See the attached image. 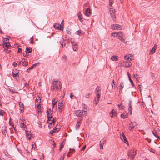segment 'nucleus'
<instances>
[{
	"instance_id": "obj_1",
	"label": "nucleus",
	"mask_w": 160,
	"mask_h": 160,
	"mask_svg": "<svg viewBox=\"0 0 160 160\" xmlns=\"http://www.w3.org/2000/svg\"><path fill=\"white\" fill-rule=\"evenodd\" d=\"M52 84L53 85L52 87L53 90L61 89L62 88L61 83L60 82H58V81H54L52 82Z\"/></svg>"
},
{
	"instance_id": "obj_2",
	"label": "nucleus",
	"mask_w": 160,
	"mask_h": 160,
	"mask_svg": "<svg viewBox=\"0 0 160 160\" xmlns=\"http://www.w3.org/2000/svg\"><path fill=\"white\" fill-rule=\"evenodd\" d=\"M76 115L78 117H82L87 115V111L83 110H78L75 111Z\"/></svg>"
},
{
	"instance_id": "obj_3",
	"label": "nucleus",
	"mask_w": 160,
	"mask_h": 160,
	"mask_svg": "<svg viewBox=\"0 0 160 160\" xmlns=\"http://www.w3.org/2000/svg\"><path fill=\"white\" fill-rule=\"evenodd\" d=\"M109 12H110V14L111 15V16L112 19L114 21H116V14H115L116 13V12L115 11V9L112 8H110L109 9Z\"/></svg>"
},
{
	"instance_id": "obj_4",
	"label": "nucleus",
	"mask_w": 160,
	"mask_h": 160,
	"mask_svg": "<svg viewBox=\"0 0 160 160\" xmlns=\"http://www.w3.org/2000/svg\"><path fill=\"white\" fill-rule=\"evenodd\" d=\"M132 101L131 100H130L128 102V111L130 113L131 115L132 114Z\"/></svg>"
},
{
	"instance_id": "obj_5",
	"label": "nucleus",
	"mask_w": 160,
	"mask_h": 160,
	"mask_svg": "<svg viewBox=\"0 0 160 160\" xmlns=\"http://www.w3.org/2000/svg\"><path fill=\"white\" fill-rule=\"evenodd\" d=\"M129 129L130 131H132L133 130L134 127L137 126L138 125L137 124L131 122V123L129 124Z\"/></svg>"
},
{
	"instance_id": "obj_6",
	"label": "nucleus",
	"mask_w": 160,
	"mask_h": 160,
	"mask_svg": "<svg viewBox=\"0 0 160 160\" xmlns=\"http://www.w3.org/2000/svg\"><path fill=\"white\" fill-rule=\"evenodd\" d=\"M111 28L113 29H121V26L117 24H113L111 25Z\"/></svg>"
},
{
	"instance_id": "obj_7",
	"label": "nucleus",
	"mask_w": 160,
	"mask_h": 160,
	"mask_svg": "<svg viewBox=\"0 0 160 160\" xmlns=\"http://www.w3.org/2000/svg\"><path fill=\"white\" fill-rule=\"evenodd\" d=\"M61 25L57 23H55L54 24L53 26L55 29L57 30H63V29L61 27Z\"/></svg>"
},
{
	"instance_id": "obj_8",
	"label": "nucleus",
	"mask_w": 160,
	"mask_h": 160,
	"mask_svg": "<svg viewBox=\"0 0 160 160\" xmlns=\"http://www.w3.org/2000/svg\"><path fill=\"white\" fill-rule=\"evenodd\" d=\"M19 72L18 70L17 69H14L12 72V76L13 78H15V77L18 75Z\"/></svg>"
},
{
	"instance_id": "obj_9",
	"label": "nucleus",
	"mask_w": 160,
	"mask_h": 160,
	"mask_svg": "<svg viewBox=\"0 0 160 160\" xmlns=\"http://www.w3.org/2000/svg\"><path fill=\"white\" fill-rule=\"evenodd\" d=\"M56 120H55L54 118H53L52 120V121L51 122H49V121L48 122H47L49 124L48 127L49 128H51L52 126H52V125H53V126H54L55 124V122H56Z\"/></svg>"
},
{
	"instance_id": "obj_10",
	"label": "nucleus",
	"mask_w": 160,
	"mask_h": 160,
	"mask_svg": "<svg viewBox=\"0 0 160 160\" xmlns=\"http://www.w3.org/2000/svg\"><path fill=\"white\" fill-rule=\"evenodd\" d=\"M106 140L104 139H102L101 140V141H100V149H103V145L104 144Z\"/></svg>"
},
{
	"instance_id": "obj_11",
	"label": "nucleus",
	"mask_w": 160,
	"mask_h": 160,
	"mask_svg": "<svg viewBox=\"0 0 160 160\" xmlns=\"http://www.w3.org/2000/svg\"><path fill=\"white\" fill-rule=\"evenodd\" d=\"M19 106L20 107V110L21 112L24 111V107L23 103L22 102H20L19 103Z\"/></svg>"
},
{
	"instance_id": "obj_12",
	"label": "nucleus",
	"mask_w": 160,
	"mask_h": 160,
	"mask_svg": "<svg viewBox=\"0 0 160 160\" xmlns=\"http://www.w3.org/2000/svg\"><path fill=\"white\" fill-rule=\"evenodd\" d=\"M117 35V37L119 38H123L125 36L124 33L121 32H118Z\"/></svg>"
},
{
	"instance_id": "obj_13",
	"label": "nucleus",
	"mask_w": 160,
	"mask_h": 160,
	"mask_svg": "<svg viewBox=\"0 0 160 160\" xmlns=\"http://www.w3.org/2000/svg\"><path fill=\"white\" fill-rule=\"evenodd\" d=\"M91 14L90 9L88 8L85 10V14L87 16H89Z\"/></svg>"
},
{
	"instance_id": "obj_14",
	"label": "nucleus",
	"mask_w": 160,
	"mask_h": 160,
	"mask_svg": "<svg viewBox=\"0 0 160 160\" xmlns=\"http://www.w3.org/2000/svg\"><path fill=\"white\" fill-rule=\"evenodd\" d=\"M135 152H137L136 150L134 149H132L129 151L128 155V156H131V155H133V154H134Z\"/></svg>"
},
{
	"instance_id": "obj_15",
	"label": "nucleus",
	"mask_w": 160,
	"mask_h": 160,
	"mask_svg": "<svg viewBox=\"0 0 160 160\" xmlns=\"http://www.w3.org/2000/svg\"><path fill=\"white\" fill-rule=\"evenodd\" d=\"M156 46H157V45H156L155 44L154 47H153L152 48L151 50V51L149 52V54H152L153 53H154V52L156 50Z\"/></svg>"
},
{
	"instance_id": "obj_16",
	"label": "nucleus",
	"mask_w": 160,
	"mask_h": 160,
	"mask_svg": "<svg viewBox=\"0 0 160 160\" xmlns=\"http://www.w3.org/2000/svg\"><path fill=\"white\" fill-rule=\"evenodd\" d=\"M116 111H114V110H112L110 112V114L111 117H112L113 116L117 114Z\"/></svg>"
},
{
	"instance_id": "obj_17",
	"label": "nucleus",
	"mask_w": 160,
	"mask_h": 160,
	"mask_svg": "<svg viewBox=\"0 0 160 160\" xmlns=\"http://www.w3.org/2000/svg\"><path fill=\"white\" fill-rule=\"evenodd\" d=\"M39 64V63L38 62H37L33 64L30 68H29V69H32L33 68L35 67H36Z\"/></svg>"
},
{
	"instance_id": "obj_18",
	"label": "nucleus",
	"mask_w": 160,
	"mask_h": 160,
	"mask_svg": "<svg viewBox=\"0 0 160 160\" xmlns=\"http://www.w3.org/2000/svg\"><path fill=\"white\" fill-rule=\"evenodd\" d=\"M32 51V49L30 48H27L26 49V53H29L31 52Z\"/></svg>"
},
{
	"instance_id": "obj_19",
	"label": "nucleus",
	"mask_w": 160,
	"mask_h": 160,
	"mask_svg": "<svg viewBox=\"0 0 160 160\" xmlns=\"http://www.w3.org/2000/svg\"><path fill=\"white\" fill-rule=\"evenodd\" d=\"M120 138L122 140H123L124 139H126V137L124 135L123 132H122V134H120Z\"/></svg>"
},
{
	"instance_id": "obj_20",
	"label": "nucleus",
	"mask_w": 160,
	"mask_h": 160,
	"mask_svg": "<svg viewBox=\"0 0 160 160\" xmlns=\"http://www.w3.org/2000/svg\"><path fill=\"white\" fill-rule=\"evenodd\" d=\"M57 101V98H55L53 100H52V104L53 106H54L55 104H56Z\"/></svg>"
},
{
	"instance_id": "obj_21",
	"label": "nucleus",
	"mask_w": 160,
	"mask_h": 160,
	"mask_svg": "<svg viewBox=\"0 0 160 160\" xmlns=\"http://www.w3.org/2000/svg\"><path fill=\"white\" fill-rule=\"evenodd\" d=\"M111 59L112 61H116L118 59V57L116 56H112L111 58Z\"/></svg>"
},
{
	"instance_id": "obj_22",
	"label": "nucleus",
	"mask_w": 160,
	"mask_h": 160,
	"mask_svg": "<svg viewBox=\"0 0 160 160\" xmlns=\"http://www.w3.org/2000/svg\"><path fill=\"white\" fill-rule=\"evenodd\" d=\"M124 113H123L121 115V118L123 119L125 118H127L128 117V115L127 114H124Z\"/></svg>"
},
{
	"instance_id": "obj_23",
	"label": "nucleus",
	"mask_w": 160,
	"mask_h": 160,
	"mask_svg": "<svg viewBox=\"0 0 160 160\" xmlns=\"http://www.w3.org/2000/svg\"><path fill=\"white\" fill-rule=\"evenodd\" d=\"M54 118L52 116H48V120L47 121V122H48L49 121H52V119Z\"/></svg>"
},
{
	"instance_id": "obj_24",
	"label": "nucleus",
	"mask_w": 160,
	"mask_h": 160,
	"mask_svg": "<svg viewBox=\"0 0 160 160\" xmlns=\"http://www.w3.org/2000/svg\"><path fill=\"white\" fill-rule=\"evenodd\" d=\"M22 64L23 66H26L28 65V62L27 61H24L22 62Z\"/></svg>"
},
{
	"instance_id": "obj_25",
	"label": "nucleus",
	"mask_w": 160,
	"mask_h": 160,
	"mask_svg": "<svg viewBox=\"0 0 160 160\" xmlns=\"http://www.w3.org/2000/svg\"><path fill=\"white\" fill-rule=\"evenodd\" d=\"M9 39L8 38H4V39H3V44L4 43H9Z\"/></svg>"
},
{
	"instance_id": "obj_26",
	"label": "nucleus",
	"mask_w": 160,
	"mask_h": 160,
	"mask_svg": "<svg viewBox=\"0 0 160 160\" xmlns=\"http://www.w3.org/2000/svg\"><path fill=\"white\" fill-rule=\"evenodd\" d=\"M10 46V44L9 43H4L3 45V48L5 47L7 48H8Z\"/></svg>"
},
{
	"instance_id": "obj_27",
	"label": "nucleus",
	"mask_w": 160,
	"mask_h": 160,
	"mask_svg": "<svg viewBox=\"0 0 160 160\" xmlns=\"http://www.w3.org/2000/svg\"><path fill=\"white\" fill-rule=\"evenodd\" d=\"M51 112L50 113L48 111H47V117H48V116H52V112L53 111H51Z\"/></svg>"
},
{
	"instance_id": "obj_28",
	"label": "nucleus",
	"mask_w": 160,
	"mask_h": 160,
	"mask_svg": "<svg viewBox=\"0 0 160 160\" xmlns=\"http://www.w3.org/2000/svg\"><path fill=\"white\" fill-rule=\"evenodd\" d=\"M117 33L115 32L112 33L111 35L112 37L114 38L117 37Z\"/></svg>"
},
{
	"instance_id": "obj_29",
	"label": "nucleus",
	"mask_w": 160,
	"mask_h": 160,
	"mask_svg": "<svg viewBox=\"0 0 160 160\" xmlns=\"http://www.w3.org/2000/svg\"><path fill=\"white\" fill-rule=\"evenodd\" d=\"M97 98L98 99L97 100V101L96 102V104H98V101L99 100V98H100V94H99V93L97 94Z\"/></svg>"
},
{
	"instance_id": "obj_30",
	"label": "nucleus",
	"mask_w": 160,
	"mask_h": 160,
	"mask_svg": "<svg viewBox=\"0 0 160 160\" xmlns=\"http://www.w3.org/2000/svg\"><path fill=\"white\" fill-rule=\"evenodd\" d=\"M72 48L74 51H76L78 49V46L77 45H75V46H73Z\"/></svg>"
},
{
	"instance_id": "obj_31",
	"label": "nucleus",
	"mask_w": 160,
	"mask_h": 160,
	"mask_svg": "<svg viewBox=\"0 0 160 160\" xmlns=\"http://www.w3.org/2000/svg\"><path fill=\"white\" fill-rule=\"evenodd\" d=\"M82 15L80 13H79L78 15V18L79 19L80 21H81L82 18Z\"/></svg>"
},
{
	"instance_id": "obj_32",
	"label": "nucleus",
	"mask_w": 160,
	"mask_h": 160,
	"mask_svg": "<svg viewBox=\"0 0 160 160\" xmlns=\"http://www.w3.org/2000/svg\"><path fill=\"white\" fill-rule=\"evenodd\" d=\"M80 123H77V124L76 126V128L77 130H78L79 129V127L80 126Z\"/></svg>"
},
{
	"instance_id": "obj_33",
	"label": "nucleus",
	"mask_w": 160,
	"mask_h": 160,
	"mask_svg": "<svg viewBox=\"0 0 160 160\" xmlns=\"http://www.w3.org/2000/svg\"><path fill=\"white\" fill-rule=\"evenodd\" d=\"M5 113V112L2 110L0 109V116H3Z\"/></svg>"
},
{
	"instance_id": "obj_34",
	"label": "nucleus",
	"mask_w": 160,
	"mask_h": 160,
	"mask_svg": "<svg viewBox=\"0 0 160 160\" xmlns=\"http://www.w3.org/2000/svg\"><path fill=\"white\" fill-rule=\"evenodd\" d=\"M133 76L136 80H138V78H139V77H138V75L137 74H133Z\"/></svg>"
},
{
	"instance_id": "obj_35",
	"label": "nucleus",
	"mask_w": 160,
	"mask_h": 160,
	"mask_svg": "<svg viewBox=\"0 0 160 160\" xmlns=\"http://www.w3.org/2000/svg\"><path fill=\"white\" fill-rule=\"evenodd\" d=\"M71 29L69 28H67V33L68 34H70L71 33Z\"/></svg>"
},
{
	"instance_id": "obj_36",
	"label": "nucleus",
	"mask_w": 160,
	"mask_h": 160,
	"mask_svg": "<svg viewBox=\"0 0 160 160\" xmlns=\"http://www.w3.org/2000/svg\"><path fill=\"white\" fill-rule=\"evenodd\" d=\"M32 148H36V144L34 142H32Z\"/></svg>"
},
{
	"instance_id": "obj_37",
	"label": "nucleus",
	"mask_w": 160,
	"mask_h": 160,
	"mask_svg": "<svg viewBox=\"0 0 160 160\" xmlns=\"http://www.w3.org/2000/svg\"><path fill=\"white\" fill-rule=\"evenodd\" d=\"M24 125V122H21V123L20 124V127L21 128H23V129H24L26 127V126H25L24 127H23Z\"/></svg>"
},
{
	"instance_id": "obj_38",
	"label": "nucleus",
	"mask_w": 160,
	"mask_h": 160,
	"mask_svg": "<svg viewBox=\"0 0 160 160\" xmlns=\"http://www.w3.org/2000/svg\"><path fill=\"white\" fill-rule=\"evenodd\" d=\"M81 32H82V31L80 30H79L76 32V34H77V35H79V36H80L81 35Z\"/></svg>"
},
{
	"instance_id": "obj_39",
	"label": "nucleus",
	"mask_w": 160,
	"mask_h": 160,
	"mask_svg": "<svg viewBox=\"0 0 160 160\" xmlns=\"http://www.w3.org/2000/svg\"><path fill=\"white\" fill-rule=\"evenodd\" d=\"M122 104L121 103L120 104H118V106L119 107V108H121V109H124V106H121Z\"/></svg>"
},
{
	"instance_id": "obj_40",
	"label": "nucleus",
	"mask_w": 160,
	"mask_h": 160,
	"mask_svg": "<svg viewBox=\"0 0 160 160\" xmlns=\"http://www.w3.org/2000/svg\"><path fill=\"white\" fill-rule=\"evenodd\" d=\"M129 80L132 84V87H133L134 85V84L133 83L132 80L131 79V78H129Z\"/></svg>"
},
{
	"instance_id": "obj_41",
	"label": "nucleus",
	"mask_w": 160,
	"mask_h": 160,
	"mask_svg": "<svg viewBox=\"0 0 160 160\" xmlns=\"http://www.w3.org/2000/svg\"><path fill=\"white\" fill-rule=\"evenodd\" d=\"M97 91L96 92V93H98L99 91H100V87L98 86L96 88Z\"/></svg>"
},
{
	"instance_id": "obj_42",
	"label": "nucleus",
	"mask_w": 160,
	"mask_h": 160,
	"mask_svg": "<svg viewBox=\"0 0 160 160\" xmlns=\"http://www.w3.org/2000/svg\"><path fill=\"white\" fill-rule=\"evenodd\" d=\"M123 84V82H121L120 83V89L121 90H122V89L123 88V86L122 85Z\"/></svg>"
},
{
	"instance_id": "obj_43",
	"label": "nucleus",
	"mask_w": 160,
	"mask_h": 160,
	"mask_svg": "<svg viewBox=\"0 0 160 160\" xmlns=\"http://www.w3.org/2000/svg\"><path fill=\"white\" fill-rule=\"evenodd\" d=\"M113 1L112 0H109V5L110 6H112V4L113 3Z\"/></svg>"
},
{
	"instance_id": "obj_44",
	"label": "nucleus",
	"mask_w": 160,
	"mask_h": 160,
	"mask_svg": "<svg viewBox=\"0 0 160 160\" xmlns=\"http://www.w3.org/2000/svg\"><path fill=\"white\" fill-rule=\"evenodd\" d=\"M31 41L30 42V43L31 44H33L34 43L33 39V36L30 38Z\"/></svg>"
},
{
	"instance_id": "obj_45",
	"label": "nucleus",
	"mask_w": 160,
	"mask_h": 160,
	"mask_svg": "<svg viewBox=\"0 0 160 160\" xmlns=\"http://www.w3.org/2000/svg\"><path fill=\"white\" fill-rule=\"evenodd\" d=\"M63 146H64V145L62 143H61V144H60V148L59 149V150H60V151H61V149L63 148Z\"/></svg>"
},
{
	"instance_id": "obj_46",
	"label": "nucleus",
	"mask_w": 160,
	"mask_h": 160,
	"mask_svg": "<svg viewBox=\"0 0 160 160\" xmlns=\"http://www.w3.org/2000/svg\"><path fill=\"white\" fill-rule=\"evenodd\" d=\"M124 142L127 144H128V141L127 140V138H126V139H124L123 140Z\"/></svg>"
},
{
	"instance_id": "obj_47",
	"label": "nucleus",
	"mask_w": 160,
	"mask_h": 160,
	"mask_svg": "<svg viewBox=\"0 0 160 160\" xmlns=\"http://www.w3.org/2000/svg\"><path fill=\"white\" fill-rule=\"evenodd\" d=\"M136 154L137 152H135L134 154H133V155L132 154L131 155V157L132 159H133L135 158V156L136 155Z\"/></svg>"
},
{
	"instance_id": "obj_48",
	"label": "nucleus",
	"mask_w": 160,
	"mask_h": 160,
	"mask_svg": "<svg viewBox=\"0 0 160 160\" xmlns=\"http://www.w3.org/2000/svg\"><path fill=\"white\" fill-rule=\"evenodd\" d=\"M10 120H11V118H10L9 121V125H11V126H12L13 127V128H14V129L15 130V129L14 127V125H13V124H12V123L11 122Z\"/></svg>"
},
{
	"instance_id": "obj_49",
	"label": "nucleus",
	"mask_w": 160,
	"mask_h": 160,
	"mask_svg": "<svg viewBox=\"0 0 160 160\" xmlns=\"http://www.w3.org/2000/svg\"><path fill=\"white\" fill-rule=\"evenodd\" d=\"M152 133L153 134V135L155 137H156L157 138H159V136H158L157 134H156V132L155 133H154V132H152Z\"/></svg>"
},
{
	"instance_id": "obj_50",
	"label": "nucleus",
	"mask_w": 160,
	"mask_h": 160,
	"mask_svg": "<svg viewBox=\"0 0 160 160\" xmlns=\"http://www.w3.org/2000/svg\"><path fill=\"white\" fill-rule=\"evenodd\" d=\"M58 129V128H57L56 127H55L53 128V130L54 131H55V132H57L58 131V130H57Z\"/></svg>"
},
{
	"instance_id": "obj_51",
	"label": "nucleus",
	"mask_w": 160,
	"mask_h": 160,
	"mask_svg": "<svg viewBox=\"0 0 160 160\" xmlns=\"http://www.w3.org/2000/svg\"><path fill=\"white\" fill-rule=\"evenodd\" d=\"M119 39L122 42L125 43V40L124 39H123V38H119Z\"/></svg>"
},
{
	"instance_id": "obj_52",
	"label": "nucleus",
	"mask_w": 160,
	"mask_h": 160,
	"mask_svg": "<svg viewBox=\"0 0 160 160\" xmlns=\"http://www.w3.org/2000/svg\"><path fill=\"white\" fill-rule=\"evenodd\" d=\"M62 104H63V102H62V101L60 103H59L58 104V106H59V107H61L62 106Z\"/></svg>"
},
{
	"instance_id": "obj_53",
	"label": "nucleus",
	"mask_w": 160,
	"mask_h": 160,
	"mask_svg": "<svg viewBox=\"0 0 160 160\" xmlns=\"http://www.w3.org/2000/svg\"><path fill=\"white\" fill-rule=\"evenodd\" d=\"M64 21L63 20L62 22H61V24L60 25H61V27L63 29V26H64Z\"/></svg>"
},
{
	"instance_id": "obj_54",
	"label": "nucleus",
	"mask_w": 160,
	"mask_h": 160,
	"mask_svg": "<svg viewBox=\"0 0 160 160\" xmlns=\"http://www.w3.org/2000/svg\"><path fill=\"white\" fill-rule=\"evenodd\" d=\"M86 148V145H84L81 149V151H84Z\"/></svg>"
},
{
	"instance_id": "obj_55",
	"label": "nucleus",
	"mask_w": 160,
	"mask_h": 160,
	"mask_svg": "<svg viewBox=\"0 0 160 160\" xmlns=\"http://www.w3.org/2000/svg\"><path fill=\"white\" fill-rule=\"evenodd\" d=\"M54 133H56L55 132V131H54L51 130L50 132V133L52 135Z\"/></svg>"
},
{
	"instance_id": "obj_56",
	"label": "nucleus",
	"mask_w": 160,
	"mask_h": 160,
	"mask_svg": "<svg viewBox=\"0 0 160 160\" xmlns=\"http://www.w3.org/2000/svg\"><path fill=\"white\" fill-rule=\"evenodd\" d=\"M22 51V49L20 48H18V52L21 53Z\"/></svg>"
},
{
	"instance_id": "obj_57",
	"label": "nucleus",
	"mask_w": 160,
	"mask_h": 160,
	"mask_svg": "<svg viewBox=\"0 0 160 160\" xmlns=\"http://www.w3.org/2000/svg\"><path fill=\"white\" fill-rule=\"evenodd\" d=\"M129 57L127 55L125 56L124 57V58L126 60H128V59H129Z\"/></svg>"
},
{
	"instance_id": "obj_58",
	"label": "nucleus",
	"mask_w": 160,
	"mask_h": 160,
	"mask_svg": "<svg viewBox=\"0 0 160 160\" xmlns=\"http://www.w3.org/2000/svg\"><path fill=\"white\" fill-rule=\"evenodd\" d=\"M71 43H72V45L73 46H75V45H77L75 43V42L73 41L72 42V41Z\"/></svg>"
},
{
	"instance_id": "obj_59",
	"label": "nucleus",
	"mask_w": 160,
	"mask_h": 160,
	"mask_svg": "<svg viewBox=\"0 0 160 160\" xmlns=\"http://www.w3.org/2000/svg\"><path fill=\"white\" fill-rule=\"evenodd\" d=\"M26 136H29V135H30V132L29 131H26Z\"/></svg>"
},
{
	"instance_id": "obj_60",
	"label": "nucleus",
	"mask_w": 160,
	"mask_h": 160,
	"mask_svg": "<svg viewBox=\"0 0 160 160\" xmlns=\"http://www.w3.org/2000/svg\"><path fill=\"white\" fill-rule=\"evenodd\" d=\"M47 111H48L49 112L51 113L52 112L51 111H52V110L50 109H48Z\"/></svg>"
},
{
	"instance_id": "obj_61",
	"label": "nucleus",
	"mask_w": 160,
	"mask_h": 160,
	"mask_svg": "<svg viewBox=\"0 0 160 160\" xmlns=\"http://www.w3.org/2000/svg\"><path fill=\"white\" fill-rule=\"evenodd\" d=\"M37 107L38 108H39L41 107V106H40V105L39 104H37Z\"/></svg>"
},
{
	"instance_id": "obj_62",
	"label": "nucleus",
	"mask_w": 160,
	"mask_h": 160,
	"mask_svg": "<svg viewBox=\"0 0 160 160\" xmlns=\"http://www.w3.org/2000/svg\"><path fill=\"white\" fill-rule=\"evenodd\" d=\"M13 65L14 67H16L17 65V63L16 62H14L13 63Z\"/></svg>"
},
{
	"instance_id": "obj_63",
	"label": "nucleus",
	"mask_w": 160,
	"mask_h": 160,
	"mask_svg": "<svg viewBox=\"0 0 160 160\" xmlns=\"http://www.w3.org/2000/svg\"><path fill=\"white\" fill-rule=\"evenodd\" d=\"M4 51L5 52H9L10 51V50L8 51V49L6 48L4 49Z\"/></svg>"
},
{
	"instance_id": "obj_64",
	"label": "nucleus",
	"mask_w": 160,
	"mask_h": 160,
	"mask_svg": "<svg viewBox=\"0 0 160 160\" xmlns=\"http://www.w3.org/2000/svg\"><path fill=\"white\" fill-rule=\"evenodd\" d=\"M64 155H63V156H61V158H60V160H63L64 159Z\"/></svg>"
}]
</instances>
